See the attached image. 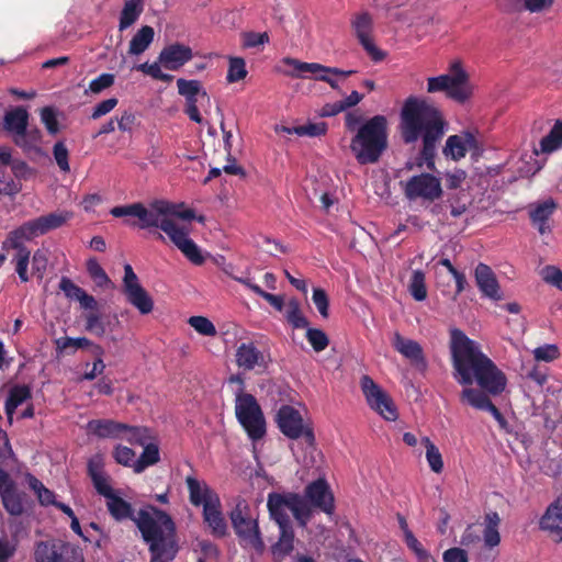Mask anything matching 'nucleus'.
Here are the masks:
<instances>
[{
	"label": "nucleus",
	"mask_w": 562,
	"mask_h": 562,
	"mask_svg": "<svg viewBox=\"0 0 562 562\" xmlns=\"http://www.w3.org/2000/svg\"><path fill=\"white\" fill-rule=\"evenodd\" d=\"M106 508L116 521L131 519L148 544L150 562H171L177 557L179 546L177 527L172 517L165 510L148 505L134 515L131 503L115 493L106 499Z\"/></svg>",
	"instance_id": "f257e3e1"
},
{
	"label": "nucleus",
	"mask_w": 562,
	"mask_h": 562,
	"mask_svg": "<svg viewBox=\"0 0 562 562\" xmlns=\"http://www.w3.org/2000/svg\"><path fill=\"white\" fill-rule=\"evenodd\" d=\"M452 376L462 386L474 382L492 396L501 395L507 385L505 373L481 349L477 341L461 329L450 330Z\"/></svg>",
	"instance_id": "f03ea898"
},
{
	"label": "nucleus",
	"mask_w": 562,
	"mask_h": 562,
	"mask_svg": "<svg viewBox=\"0 0 562 562\" xmlns=\"http://www.w3.org/2000/svg\"><path fill=\"white\" fill-rule=\"evenodd\" d=\"M446 127L447 121L437 106L416 97H408L405 100L401 110V137L405 144L422 139L418 167L425 164L429 171L436 170L437 143L443 137Z\"/></svg>",
	"instance_id": "7ed1b4c3"
},
{
	"label": "nucleus",
	"mask_w": 562,
	"mask_h": 562,
	"mask_svg": "<svg viewBox=\"0 0 562 562\" xmlns=\"http://www.w3.org/2000/svg\"><path fill=\"white\" fill-rule=\"evenodd\" d=\"M387 137L386 117L374 115L358 127L350 150L360 165L375 164L387 148Z\"/></svg>",
	"instance_id": "20e7f679"
},
{
	"label": "nucleus",
	"mask_w": 562,
	"mask_h": 562,
	"mask_svg": "<svg viewBox=\"0 0 562 562\" xmlns=\"http://www.w3.org/2000/svg\"><path fill=\"white\" fill-rule=\"evenodd\" d=\"M267 507L271 519L276 521L277 525L286 526V522H291L288 510L293 514V517L301 527H305L312 517V510L305 499L294 492L269 493Z\"/></svg>",
	"instance_id": "39448f33"
},
{
	"label": "nucleus",
	"mask_w": 562,
	"mask_h": 562,
	"mask_svg": "<svg viewBox=\"0 0 562 562\" xmlns=\"http://www.w3.org/2000/svg\"><path fill=\"white\" fill-rule=\"evenodd\" d=\"M171 202L165 200H155L146 207L143 203L138 212V222L133 223L140 229L160 228L167 236L177 223L168 216H175L184 221H192L195 213L192 209H186L183 213H176Z\"/></svg>",
	"instance_id": "423d86ee"
},
{
	"label": "nucleus",
	"mask_w": 562,
	"mask_h": 562,
	"mask_svg": "<svg viewBox=\"0 0 562 562\" xmlns=\"http://www.w3.org/2000/svg\"><path fill=\"white\" fill-rule=\"evenodd\" d=\"M450 71L451 74L429 77L427 79V92H445L449 99L458 103H464L472 95L469 76L460 61L452 63Z\"/></svg>",
	"instance_id": "0eeeda50"
},
{
	"label": "nucleus",
	"mask_w": 562,
	"mask_h": 562,
	"mask_svg": "<svg viewBox=\"0 0 562 562\" xmlns=\"http://www.w3.org/2000/svg\"><path fill=\"white\" fill-rule=\"evenodd\" d=\"M235 415L249 439L258 441L266 435V419L256 397L250 393H238Z\"/></svg>",
	"instance_id": "6e6552de"
},
{
	"label": "nucleus",
	"mask_w": 562,
	"mask_h": 562,
	"mask_svg": "<svg viewBox=\"0 0 562 562\" xmlns=\"http://www.w3.org/2000/svg\"><path fill=\"white\" fill-rule=\"evenodd\" d=\"M235 533L243 547H250L261 552L265 548L259 526L256 519L251 518L249 504L239 498L229 514Z\"/></svg>",
	"instance_id": "1a4fd4ad"
},
{
	"label": "nucleus",
	"mask_w": 562,
	"mask_h": 562,
	"mask_svg": "<svg viewBox=\"0 0 562 562\" xmlns=\"http://www.w3.org/2000/svg\"><path fill=\"white\" fill-rule=\"evenodd\" d=\"M279 430L289 439L303 438L308 446L315 445L313 428L304 425L301 413L291 405H282L274 418Z\"/></svg>",
	"instance_id": "9d476101"
},
{
	"label": "nucleus",
	"mask_w": 562,
	"mask_h": 562,
	"mask_svg": "<svg viewBox=\"0 0 562 562\" xmlns=\"http://www.w3.org/2000/svg\"><path fill=\"white\" fill-rule=\"evenodd\" d=\"M403 192L409 201L422 200L428 203L439 200L443 194L440 179L430 172L411 177L403 183Z\"/></svg>",
	"instance_id": "9b49d317"
},
{
	"label": "nucleus",
	"mask_w": 562,
	"mask_h": 562,
	"mask_svg": "<svg viewBox=\"0 0 562 562\" xmlns=\"http://www.w3.org/2000/svg\"><path fill=\"white\" fill-rule=\"evenodd\" d=\"M71 217V212L56 211L30 220L11 232L26 241H30L35 237L45 235L64 226Z\"/></svg>",
	"instance_id": "f8f14e48"
},
{
	"label": "nucleus",
	"mask_w": 562,
	"mask_h": 562,
	"mask_svg": "<svg viewBox=\"0 0 562 562\" xmlns=\"http://www.w3.org/2000/svg\"><path fill=\"white\" fill-rule=\"evenodd\" d=\"M35 562H83L81 550L61 540L38 541L34 549Z\"/></svg>",
	"instance_id": "ddd939ff"
},
{
	"label": "nucleus",
	"mask_w": 562,
	"mask_h": 562,
	"mask_svg": "<svg viewBox=\"0 0 562 562\" xmlns=\"http://www.w3.org/2000/svg\"><path fill=\"white\" fill-rule=\"evenodd\" d=\"M362 393L371 409L386 420H396L398 413L393 400L369 375H362L360 380Z\"/></svg>",
	"instance_id": "4468645a"
},
{
	"label": "nucleus",
	"mask_w": 562,
	"mask_h": 562,
	"mask_svg": "<svg viewBox=\"0 0 562 562\" xmlns=\"http://www.w3.org/2000/svg\"><path fill=\"white\" fill-rule=\"evenodd\" d=\"M123 292L127 302L143 315L149 314L154 308V301L148 292L140 285L132 266H124Z\"/></svg>",
	"instance_id": "2eb2a0df"
},
{
	"label": "nucleus",
	"mask_w": 562,
	"mask_h": 562,
	"mask_svg": "<svg viewBox=\"0 0 562 562\" xmlns=\"http://www.w3.org/2000/svg\"><path fill=\"white\" fill-rule=\"evenodd\" d=\"M351 27L359 43L374 63L382 61L386 54L380 49L373 42L371 34L373 31V19L369 12H360L351 19Z\"/></svg>",
	"instance_id": "dca6fc26"
},
{
	"label": "nucleus",
	"mask_w": 562,
	"mask_h": 562,
	"mask_svg": "<svg viewBox=\"0 0 562 562\" xmlns=\"http://www.w3.org/2000/svg\"><path fill=\"white\" fill-rule=\"evenodd\" d=\"M468 151H471L472 156L480 155L482 151L475 135L469 131L450 135L442 148L445 157L453 161H459L464 158Z\"/></svg>",
	"instance_id": "f3484780"
},
{
	"label": "nucleus",
	"mask_w": 562,
	"mask_h": 562,
	"mask_svg": "<svg viewBox=\"0 0 562 562\" xmlns=\"http://www.w3.org/2000/svg\"><path fill=\"white\" fill-rule=\"evenodd\" d=\"M308 507L317 508L327 515L335 512V498L326 480L317 479L305 486L302 496Z\"/></svg>",
	"instance_id": "a211bd4d"
},
{
	"label": "nucleus",
	"mask_w": 562,
	"mask_h": 562,
	"mask_svg": "<svg viewBox=\"0 0 562 562\" xmlns=\"http://www.w3.org/2000/svg\"><path fill=\"white\" fill-rule=\"evenodd\" d=\"M235 357L237 366L246 371H265L271 362L270 353L258 349L252 341L241 342L236 349Z\"/></svg>",
	"instance_id": "6ab92c4d"
},
{
	"label": "nucleus",
	"mask_w": 562,
	"mask_h": 562,
	"mask_svg": "<svg viewBox=\"0 0 562 562\" xmlns=\"http://www.w3.org/2000/svg\"><path fill=\"white\" fill-rule=\"evenodd\" d=\"M26 240L10 232L2 241V250H15L13 261L15 262V271L21 282L25 283L30 280L27 268L31 258L30 249L24 245Z\"/></svg>",
	"instance_id": "aec40b11"
},
{
	"label": "nucleus",
	"mask_w": 562,
	"mask_h": 562,
	"mask_svg": "<svg viewBox=\"0 0 562 562\" xmlns=\"http://www.w3.org/2000/svg\"><path fill=\"white\" fill-rule=\"evenodd\" d=\"M490 394L483 390L464 387L460 393V401L472 406L475 409L491 413L502 428H505L507 422L501 411L490 400Z\"/></svg>",
	"instance_id": "412c9836"
},
{
	"label": "nucleus",
	"mask_w": 562,
	"mask_h": 562,
	"mask_svg": "<svg viewBox=\"0 0 562 562\" xmlns=\"http://www.w3.org/2000/svg\"><path fill=\"white\" fill-rule=\"evenodd\" d=\"M171 232L168 237L172 244L183 254V256L191 261L193 265L201 266L204 262V257L201 254V249L189 237V231L184 226L176 225L173 228H169Z\"/></svg>",
	"instance_id": "4be33fe9"
},
{
	"label": "nucleus",
	"mask_w": 562,
	"mask_h": 562,
	"mask_svg": "<svg viewBox=\"0 0 562 562\" xmlns=\"http://www.w3.org/2000/svg\"><path fill=\"white\" fill-rule=\"evenodd\" d=\"M282 63L290 67V69H284L282 72L289 77H300L303 72H326L335 76L349 77L356 74V70H342L337 67H327L321 65L318 63H304L299 59L285 57L282 59Z\"/></svg>",
	"instance_id": "5701e85b"
},
{
	"label": "nucleus",
	"mask_w": 562,
	"mask_h": 562,
	"mask_svg": "<svg viewBox=\"0 0 562 562\" xmlns=\"http://www.w3.org/2000/svg\"><path fill=\"white\" fill-rule=\"evenodd\" d=\"M393 348L418 370L427 369V360L423 347L416 340L405 338L400 333H395L392 340Z\"/></svg>",
	"instance_id": "b1692460"
},
{
	"label": "nucleus",
	"mask_w": 562,
	"mask_h": 562,
	"mask_svg": "<svg viewBox=\"0 0 562 562\" xmlns=\"http://www.w3.org/2000/svg\"><path fill=\"white\" fill-rule=\"evenodd\" d=\"M193 57L192 48L182 43H172L165 46L159 53L158 59L168 70H179Z\"/></svg>",
	"instance_id": "393cba45"
},
{
	"label": "nucleus",
	"mask_w": 562,
	"mask_h": 562,
	"mask_svg": "<svg viewBox=\"0 0 562 562\" xmlns=\"http://www.w3.org/2000/svg\"><path fill=\"white\" fill-rule=\"evenodd\" d=\"M539 527L554 537L557 542L562 541V496L547 507L540 518Z\"/></svg>",
	"instance_id": "a878e982"
},
{
	"label": "nucleus",
	"mask_w": 562,
	"mask_h": 562,
	"mask_svg": "<svg viewBox=\"0 0 562 562\" xmlns=\"http://www.w3.org/2000/svg\"><path fill=\"white\" fill-rule=\"evenodd\" d=\"M203 520L211 529V533L215 538H223L227 535V524L222 512V503L220 497H214L213 501L205 505L203 508Z\"/></svg>",
	"instance_id": "bb28decb"
},
{
	"label": "nucleus",
	"mask_w": 562,
	"mask_h": 562,
	"mask_svg": "<svg viewBox=\"0 0 562 562\" xmlns=\"http://www.w3.org/2000/svg\"><path fill=\"white\" fill-rule=\"evenodd\" d=\"M30 114L23 106H15L4 113L2 130L11 137L13 143L19 136H22L29 126Z\"/></svg>",
	"instance_id": "cd10ccee"
},
{
	"label": "nucleus",
	"mask_w": 562,
	"mask_h": 562,
	"mask_svg": "<svg viewBox=\"0 0 562 562\" xmlns=\"http://www.w3.org/2000/svg\"><path fill=\"white\" fill-rule=\"evenodd\" d=\"M86 428L88 434L100 439H122L126 424L113 419H92Z\"/></svg>",
	"instance_id": "c85d7f7f"
},
{
	"label": "nucleus",
	"mask_w": 562,
	"mask_h": 562,
	"mask_svg": "<svg viewBox=\"0 0 562 562\" xmlns=\"http://www.w3.org/2000/svg\"><path fill=\"white\" fill-rule=\"evenodd\" d=\"M186 484L189 492V501L195 507L202 506L205 508V505L209 504L211 499L213 501L214 497H220L205 481L198 480L192 475L186 477Z\"/></svg>",
	"instance_id": "c756f323"
},
{
	"label": "nucleus",
	"mask_w": 562,
	"mask_h": 562,
	"mask_svg": "<svg viewBox=\"0 0 562 562\" xmlns=\"http://www.w3.org/2000/svg\"><path fill=\"white\" fill-rule=\"evenodd\" d=\"M474 277L483 295L492 300H501L499 284L490 266L480 262L475 268Z\"/></svg>",
	"instance_id": "7c9ffc66"
},
{
	"label": "nucleus",
	"mask_w": 562,
	"mask_h": 562,
	"mask_svg": "<svg viewBox=\"0 0 562 562\" xmlns=\"http://www.w3.org/2000/svg\"><path fill=\"white\" fill-rule=\"evenodd\" d=\"M557 203L552 198L547 199L540 203L535 205H530L529 216L533 225L537 226L538 232L541 235L548 234L551 232V227L548 224V221L553 215L557 210Z\"/></svg>",
	"instance_id": "2f4dec72"
},
{
	"label": "nucleus",
	"mask_w": 562,
	"mask_h": 562,
	"mask_svg": "<svg viewBox=\"0 0 562 562\" xmlns=\"http://www.w3.org/2000/svg\"><path fill=\"white\" fill-rule=\"evenodd\" d=\"M0 496L5 510L12 516H20L24 512L22 495L18 493L14 483L9 480L0 485Z\"/></svg>",
	"instance_id": "473e14b6"
},
{
	"label": "nucleus",
	"mask_w": 562,
	"mask_h": 562,
	"mask_svg": "<svg viewBox=\"0 0 562 562\" xmlns=\"http://www.w3.org/2000/svg\"><path fill=\"white\" fill-rule=\"evenodd\" d=\"M32 397L31 387L25 384L13 385L9 390L8 397L4 404V411L9 422H12L13 415L18 406Z\"/></svg>",
	"instance_id": "72a5a7b5"
},
{
	"label": "nucleus",
	"mask_w": 562,
	"mask_h": 562,
	"mask_svg": "<svg viewBox=\"0 0 562 562\" xmlns=\"http://www.w3.org/2000/svg\"><path fill=\"white\" fill-rule=\"evenodd\" d=\"M144 10V0H125L120 14L119 30L125 31L132 26Z\"/></svg>",
	"instance_id": "f704fd0d"
},
{
	"label": "nucleus",
	"mask_w": 562,
	"mask_h": 562,
	"mask_svg": "<svg viewBox=\"0 0 562 562\" xmlns=\"http://www.w3.org/2000/svg\"><path fill=\"white\" fill-rule=\"evenodd\" d=\"M154 36L155 32L151 26H142L130 42L128 54L139 55L144 53L154 41Z\"/></svg>",
	"instance_id": "c9c22d12"
},
{
	"label": "nucleus",
	"mask_w": 562,
	"mask_h": 562,
	"mask_svg": "<svg viewBox=\"0 0 562 562\" xmlns=\"http://www.w3.org/2000/svg\"><path fill=\"white\" fill-rule=\"evenodd\" d=\"M143 452L138 459L133 463V470L135 473H142L148 467H151L159 462V448L155 442H148L143 446Z\"/></svg>",
	"instance_id": "e433bc0d"
},
{
	"label": "nucleus",
	"mask_w": 562,
	"mask_h": 562,
	"mask_svg": "<svg viewBox=\"0 0 562 562\" xmlns=\"http://www.w3.org/2000/svg\"><path fill=\"white\" fill-rule=\"evenodd\" d=\"M285 319L295 329L307 328L310 325L308 319L302 313L300 301L295 297L288 301Z\"/></svg>",
	"instance_id": "4c0bfd02"
},
{
	"label": "nucleus",
	"mask_w": 562,
	"mask_h": 562,
	"mask_svg": "<svg viewBox=\"0 0 562 562\" xmlns=\"http://www.w3.org/2000/svg\"><path fill=\"white\" fill-rule=\"evenodd\" d=\"M154 438V432L150 428L145 426H130L126 424L122 440H126L131 445L144 446Z\"/></svg>",
	"instance_id": "58836bf2"
},
{
	"label": "nucleus",
	"mask_w": 562,
	"mask_h": 562,
	"mask_svg": "<svg viewBox=\"0 0 562 562\" xmlns=\"http://www.w3.org/2000/svg\"><path fill=\"white\" fill-rule=\"evenodd\" d=\"M562 147V121H557L547 136L540 140V151L550 154Z\"/></svg>",
	"instance_id": "ea45409f"
},
{
	"label": "nucleus",
	"mask_w": 562,
	"mask_h": 562,
	"mask_svg": "<svg viewBox=\"0 0 562 562\" xmlns=\"http://www.w3.org/2000/svg\"><path fill=\"white\" fill-rule=\"evenodd\" d=\"M56 350L60 353H74L77 349H85L92 345V341L86 337H60L55 340Z\"/></svg>",
	"instance_id": "a19ab883"
},
{
	"label": "nucleus",
	"mask_w": 562,
	"mask_h": 562,
	"mask_svg": "<svg viewBox=\"0 0 562 562\" xmlns=\"http://www.w3.org/2000/svg\"><path fill=\"white\" fill-rule=\"evenodd\" d=\"M280 529V537L276 544V551L280 552L282 555H288L293 550V541H294V531L292 527V522H286L285 525H278Z\"/></svg>",
	"instance_id": "79ce46f5"
},
{
	"label": "nucleus",
	"mask_w": 562,
	"mask_h": 562,
	"mask_svg": "<svg viewBox=\"0 0 562 562\" xmlns=\"http://www.w3.org/2000/svg\"><path fill=\"white\" fill-rule=\"evenodd\" d=\"M422 442L426 448V459L431 471L435 473H441L443 470V461L439 449L428 437H424Z\"/></svg>",
	"instance_id": "37998d69"
},
{
	"label": "nucleus",
	"mask_w": 562,
	"mask_h": 562,
	"mask_svg": "<svg viewBox=\"0 0 562 562\" xmlns=\"http://www.w3.org/2000/svg\"><path fill=\"white\" fill-rule=\"evenodd\" d=\"M408 290L411 295L418 302L424 301L427 297L425 273L422 270L413 271Z\"/></svg>",
	"instance_id": "c03bdc74"
},
{
	"label": "nucleus",
	"mask_w": 562,
	"mask_h": 562,
	"mask_svg": "<svg viewBox=\"0 0 562 562\" xmlns=\"http://www.w3.org/2000/svg\"><path fill=\"white\" fill-rule=\"evenodd\" d=\"M86 268L90 278L95 282L98 286L105 288L112 283L111 279L108 277L106 272L95 258L88 259L86 262Z\"/></svg>",
	"instance_id": "a18cd8bd"
},
{
	"label": "nucleus",
	"mask_w": 562,
	"mask_h": 562,
	"mask_svg": "<svg viewBox=\"0 0 562 562\" xmlns=\"http://www.w3.org/2000/svg\"><path fill=\"white\" fill-rule=\"evenodd\" d=\"M178 93L182 97L201 94L202 99L209 100V95L205 90L202 89V85L199 80H187L179 78L177 80Z\"/></svg>",
	"instance_id": "49530a36"
},
{
	"label": "nucleus",
	"mask_w": 562,
	"mask_h": 562,
	"mask_svg": "<svg viewBox=\"0 0 562 562\" xmlns=\"http://www.w3.org/2000/svg\"><path fill=\"white\" fill-rule=\"evenodd\" d=\"M42 139V133L37 127L29 128L26 127L25 133L19 138L15 139V145L20 147L24 151H30L37 147V144Z\"/></svg>",
	"instance_id": "de8ad7c7"
},
{
	"label": "nucleus",
	"mask_w": 562,
	"mask_h": 562,
	"mask_svg": "<svg viewBox=\"0 0 562 562\" xmlns=\"http://www.w3.org/2000/svg\"><path fill=\"white\" fill-rule=\"evenodd\" d=\"M246 63L241 57H231L226 80L229 83L240 81L247 76Z\"/></svg>",
	"instance_id": "09e8293b"
},
{
	"label": "nucleus",
	"mask_w": 562,
	"mask_h": 562,
	"mask_svg": "<svg viewBox=\"0 0 562 562\" xmlns=\"http://www.w3.org/2000/svg\"><path fill=\"white\" fill-rule=\"evenodd\" d=\"M22 190V184L7 173L5 168L0 167V195L14 196Z\"/></svg>",
	"instance_id": "8fccbe9b"
},
{
	"label": "nucleus",
	"mask_w": 562,
	"mask_h": 562,
	"mask_svg": "<svg viewBox=\"0 0 562 562\" xmlns=\"http://www.w3.org/2000/svg\"><path fill=\"white\" fill-rule=\"evenodd\" d=\"M306 339L316 352L325 350L329 345L328 336L324 330L318 328L307 327Z\"/></svg>",
	"instance_id": "3c124183"
},
{
	"label": "nucleus",
	"mask_w": 562,
	"mask_h": 562,
	"mask_svg": "<svg viewBox=\"0 0 562 562\" xmlns=\"http://www.w3.org/2000/svg\"><path fill=\"white\" fill-rule=\"evenodd\" d=\"M188 323L200 335L214 337L217 334L214 324L204 316H191Z\"/></svg>",
	"instance_id": "603ef678"
},
{
	"label": "nucleus",
	"mask_w": 562,
	"mask_h": 562,
	"mask_svg": "<svg viewBox=\"0 0 562 562\" xmlns=\"http://www.w3.org/2000/svg\"><path fill=\"white\" fill-rule=\"evenodd\" d=\"M53 156L59 169L64 172H69V151L63 140L55 143L53 147Z\"/></svg>",
	"instance_id": "864d4df0"
},
{
	"label": "nucleus",
	"mask_w": 562,
	"mask_h": 562,
	"mask_svg": "<svg viewBox=\"0 0 562 562\" xmlns=\"http://www.w3.org/2000/svg\"><path fill=\"white\" fill-rule=\"evenodd\" d=\"M327 132V124L325 122L307 123L305 125L295 126L294 133L299 136L317 137L325 135Z\"/></svg>",
	"instance_id": "5fc2aeb1"
},
{
	"label": "nucleus",
	"mask_w": 562,
	"mask_h": 562,
	"mask_svg": "<svg viewBox=\"0 0 562 562\" xmlns=\"http://www.w3.org/2000/svg\"><path fill=\"white\" fill-rule=\"evenodd\" d=\"M312 300L321 316L327 318L329 316V299L326 291L321 288H314Z\"/></svg>",
	"instance_id": "6e6d98bb"
},
{
	"label": "nucleus",
	"mask_w": 562,
	"mask_h": 562,
	"mask_svg": "<svg viewBox=\"0 0 562 562\" xmlns=\"http://www.w3.org/2000/svg\"><path fill=\"white\" fill-rule=\"evenodd\" d=\"M41 121L45 125L50 135H56L59 132V123L57 121L56 112L52 106H45L41 110Z\"/></svg>",
	"instance_id": "4d7b16f0"
},
{
	"label": "nucleus",
	"mask_w": 562,
	"mask_h": 562,
	"mask_svg": "<svg viewBox=\"0 0 562 562\" xmlns=\"http://www.w3.org/2000/svg\"><path fill=\"white\" fill-rule=\"evenodd\" d=\"M113 458L119 464L133 468L135 451L126 446L117 445L113 450Z\"/></svg>",
	"instance_id": "13d9d810"
},
{
	"label": "nucleus",
	"mask_w": 562,
	"mask_h": 562,
	"mask_svg": "<svg viewBox=\"0 0 562 562\" xmlns=\"http://www.w3.org/2000/svg\"><path fill=\"white\" fill-rule=\"evenodd\" d=\"M521 375L528 380L535 381L539 386H542L548 379L547 368L533 364L532 367H525Z\"/></svg>",
	"instance_id": "bf43d9fd"
},
{
	"label": "nucleus",
	"mask_w": 562,
	"mask_h": 562,
	"mask_svg": "<svg viewBox=\"0 0 562 562\" xmlns=\"http://www.w3.org/2000/svg\"><path fill=\"white\" fill-rule=\"evenodd\" d=\"M243 47L255 48L269 42L267 32H245L241 34Z\"/></svg>",
	"instance_id": "052dcab7"
},
{
	"label": "nucleus",
	"mask_w": 562,
	"mask_h": 562,
	"mask_svg": "<svg viewBox=\"0 0 562 562\" xmlns=\"http://www.w3.org/2000/svg\"><path fill=\"white\" fill-rule=\"evenodd\" d=\"M92 484L98 494L102 495L106 499L114 494L112 486L109 483V476L103 474H92Z\"/></svg>",
	"instance_id": "680f3d73"
},
{
	"label": "nucleus",
	"mask_w": 562,
	"mask_h": 562,
	"mask_svg": "<svg viewBox=\"0 0 562 562\" xmlns=\"http://www.w3.org/2000/svg\"><path fill=\"white\" fill-rule=\"evenodd\" d=\"M533 356L537 361L551 362L559 358L560 351L557 345H544L533 350Z\"/></svg>",
	"instance_id": "e2e57ef3"
},
{
	"label": "nucleus",
	"mask_w": 562,
	"mask_h": 562,
	"mask_svg": "<svg viewBox=\"0 0 562 562\" xmlns=\"http://www.w3.org/2000/svg\"><path fill=\"white\" fill-rule=\"evenodd\" d=\"M115 77L113 74H101L99 77L91 80L89 83V90L92 93H100L103 90L113 86Z\"/></svg>",
	"instance_id": "0e129e2a"
},
{
	"label": "nucleus",
	"mask_w": 562,
	"mask_h": 562,
	"mask_svg": "<svg viewBox=\"0 0 562 562\" xmlns=\"http://www.w3.org/2000/svg\"><path fill=\"white\" fill-rule=\"evenodd\" d=\"M186 99V109L184 113L189 116V119L195 123L202 122V116L198 109V101L201 98V94L188 95Z\"/></svg>",
	"instance_id": "69168bd1"
},
{
	"label": "nucleus",
	"mask_w": 562,
	"mask_h": 562,
	"mask_svg": "<svg viewBox=\"0 0 562 562\" xmlns=\"http://www.w3.org/2000/svg\"><path fill=\"white\" fill-rule=\"evenodd\" d=\"M59 289L69 300L77 301L83 289L75 284L69 278L63 277L59 282Z\"/></svg>",
	"instance_id": "338daca9"
},
{
	"label": "nucleus",
	"mask_w": 562,
	"mask_h": 562,
	"mask_svg": "<svg viewBox=\"0 0 562 562\" xmlns=\"http://www.w3.org/2000/svg\"><path fill=\"white\" fill-rule=\"evenodd\" d=\"M543 280L562 291V270L554 266H547L543 271Z\"/></svg>",
	"instance_id": "774afa93"
}]
</instances>
